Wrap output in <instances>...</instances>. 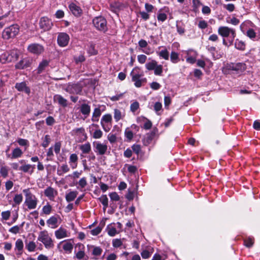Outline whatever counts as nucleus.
I'll list each match as a JSON object with an SVG mask.
<instances>
[{"instance_id": "c756f323", "label": "nucleus", "mask_w": 260, "mask_h": 260, "mask_svg": "<svg viewBox=\"0 0 260 260\" xmlns=\"http://www.w3.org/2000/svg\"><path fill=\"white\" fill-rule=\"evenodd\" d=\"M99 201L103 205V209L105 210L108 206V199L106 195H102L100 198H99Z\"/></svg>"}, {"instance_id": "e433bc0d", "label": "nucleus", "mask_w": 260, "mask_h": 260, "mask_svg": "<svg viewBox=\"0 0 260 260\" xmlns=\"http://www.w3.org/2000/svg\"><path fill=\"white\" fill-rule=\"evenodd\" d=\"M170 59L173 63H177L179 61V55L178 54L175 52H172L171 53Z\"/></svg>"}, {"instance_id": "423d86ee", "label": "nucleus", "mask_w": 260, "mask_h": 260, "mask_svg": "<svg viewBox=\"0 0 260 260\" xmlns=\"http://www.w3.org/2000/svg\"><path fill=\"white\" fill-rule=\"evenodd\" d=\"M18 55L16 51L12 50L10 52H5L0 56V62L2 63L10 62L16 60Z\"/></svg>"}, {"instance_id": "9d476101", "label": "nucleus", "mask_w": 260, "mask_h": 260, "mask_svg": "<svg viewBox=\"0 0 260 260\" xmlns=\"http://www.w3.org/2000/svg\"><path fill=\"white\" fill-rule=\"evenodd\" d=\"M28 51L33 54L39 55L44 51V47L38 43H32L27 47Z\"/></svg>"}, {"instance_id": "58836bf2", "label": "nucleus", "mask_w": 260, "mask_h": 260, "mask_svg": "<svg viewBox=\"0 0 260 260\" xmlns=\"http://www.w3.org/2000/svg\"><path fill=\"white\" fill-rule=\"evenodd\" d=\"M162 66L157 64L156 68L154 69V73L155 75L161 76L162 73Z\"/></svg>"}, {"instance_id": "f8f14e48", "label": "nucleus", "mask_w": 260, "mask_h": 260, "mask_svg": "<svg viewBox=\"0 0 260 260\" xmlns=\"http://www.w3.org/2000/svg\"><path fill=\"white\" fill-rule=\"evenodd\" d=\"M32 62V59L30 58L26 57L22 59L15 67L16 69L23 70L29 67Z\"/></svg>"}, {"instance_id": "aec40b11", "label": "nucleus", "mask_w": 260, "mask_h": 260, "mask_svg": "<svg viewBox=\"0 0 260 260\" xmlns=\"http://www.w3.org/2000/svg\"><path fill=\"white\" fill-rule=\"evenodd\" d=\"M95 147L96 151L100 155L104 154L107 150V146L100 142L96 143Z\"/></svg>"}, {"instance_id": "2eb2a0df", "label": "nucleus", "mask_w": 260, "mask_h": 260, "mask_svg": "<svg viewBox=\"0 0 260 260\" xmlns=\"http://www.w3.org/2000/svg\"><path fill=\"white\" fill-rule=\"evenodd\" d=\"M15 87L19 91H23L27 94H29L30 93V89L27 86L25 82L17 83Z\"/></svg>"}, {"instance_id": "a878e982", "label": "nucleus", "mask_w": 260, "mask_h": 260, "mask_svg": "<svg viewBox=\"0 0 260 260\" xmlns=\"http://www.w3.org/2000/svg\"><path fill=\"white\" fill-rule=\"evenodd\" d=\"M80 112L83 115L88 116L90 112V107L86 104H83L81 106Z\"/></svg>"}, {"instance_id": "2f4dec72", "label": "nucleus", "mask_w": 260, "mask_h": 260, "mask_svg": "<svg viewBox=\"0 0 260 260\" xmlns=\"http://www.w3.org/2000/svg\"><path fill=\"white\" fill-rule=\"evenodd\" d=\"M157 62L155 60H151L145 64V67L148 71L153 70L156 68Z\"/></svg>"}, {"instance_id": "f3484780", "label": "nucleus", "mask_w": 260, "mask_h": 260, "mask_svg": "<svg viewBox=\"0 0 260 260\" xmlns=\"http://www.w3.org/2000/svg\"><path fill=\"white\" fill-rule=\"evenodd\" d=\"M155 136V132L152 131L147 134L143 139V143L145 146L150 144Z\"/></svg>"}, {"instance_id": "a18cd8bd", "label": "nucleus", "mask_w": 260, "mask_h": 260, "mask_svg": "<svg viewBox=\"0 0 260 260\" xmlns=\"http://www.w3.org/2000/svg\"><path fill=\"white\" fill-rule=\"evenodd\" d=\"M0 173L4 178H6L8 175V169L5 166H3L1 168Z\"/></svg>"}, {"instance_id": "37998d69", "label": "nucleus", "mask_w": 260, "mask_h": 260, "mask_svg": "<svg viewBox=\"0 0 260 260\" xmlns=\"http://www.w3.org/2000/svg\"><path fill=\"white\" fill-rule=\"evenodd\" d=\"M23 197L21 194H16L14 198V202L15 204L19 205L22 201Z\"/></svg>"}, {"instance_id": "b1692460", "label": "nucleus", "mask_w": 260, "mask_h": 260, "mask_svg": "<svg viewBox=\"0 0 260 260\" xmlns=\"http://www.w3.org/2000/svg\"><path fill=\"white\" fill-rule=\"evenodd\" d=\"M22 154V151L19 148L17 147L13 150L11 156H10V154H8L7 156L11 157V159H14L21 157Z\"/></svg>"}, {"instance_id": "a19ab883", "label": "nucleus", "mask_w": 260, "mask_h": 260, "mask_svg": "<svg viewBox=\"0 0 260 260\" xmlns=\"http://www.w3.org/2000/svg\"><path fill=\"white\" fill-rule=\"evenodd\" d=\"M26 247L29 251H34L36 247V245L33 241H30L26 245Z\"/></svg>"}, {"instance_id": "f704fd0d", "label": "nucleus", "mask_w": 260, "mask_h": 260, "mask_svg": "<svg viewBox=\"0 0 260 260\" xmlns=\"http://www.w3.org/2000/svg\"><path fill=\"white\" fill-rule=\"evenodd\" d=\"M235 46L239 50H244L245 48V44L242 41L237 39L235 43Z\"/></svg>"}, {"instance_id": "ddd939ff", "label": "nucleus", "mask_w": 260, "mask_h": 260, "mask_svg": "<svg viewBox=\"0 0 260 260\" xmlns=\"http://www.w3.org/2000/svg\"><path fill=\"white\" fill-rule=\"evenodd\" d=\"M70 40L69 36L65 32H60L57 37V43L60 47H63L68 45Z\"/></svg>"}, {"instance_id": "5701e85b", "label": "nucleus", "mask_w": 260, "mask_h": 260, "mask_svg": "<svg viewBox=\"0 0 260 260\" xmlns=\"http://www.w3.org/2000/svg\"><path fill=\"white\" fill-rule=\"evenodd\" d=\"M55 235L57 239H62L67 237V231L66 229L60 228L58 230L55 232Z\"/></svg>"}, {"instance_id": "c9c22d12", "label": "nucleus", "mask_w": 260, "mask_h": 260, "mask_svg": "<svg viewBox=\"0 0 260 260\" xmlns=\"http://www.w3.org/2000/svg\"><path fill=\"white\" fill-rule=\"evenodd\" d=\"M120 6V4L118 3L114 2L111 3L110 5V10L114 13H117L119 10Z\"/></svg>"}, {"instance_id": "f257e3e1", "label": "nucleus", "mask_w": 260, "mask_h": 260, "mask_svg": "<svg viewBox=\"0 0 260 260\" xmlns=\"http://www.w3.org/2000/svg\"><path fill=\"white\" fill-rule=\"evenodd\" d=\"M23 192L25 196L24 204L29 209H35L38 204V200L36 196L31 193L29 188L24 189Z\"/></svg>"}, {"instance_id": "680f3d73", "label": "nucleus", "mask_w": 260, "mask_h": 260, "mask_svg": "<svg viewBox=\"0 0 260 260\" xmlns=\"http://www.w3.org/2000/svg\"><path fill=\"white\" fill-rule=\"evenodd\" d=\"M107 138H108V140L109 141V142L111 144L115 143L116 141V140H117L116 136L115 135L112 134L111 133H110L108 135V137Z\"/></svg>"}, {"instance_id": "39448f33", "label": "nucleus", "mask_w": 260, "mask_h": 260, "mask_svg": "<svg viewBox=\"0 0 260 260\" xmlns=\"http://www.w3.org/2000/svg\"><path fill=\"white\" fill-rule=\"evenodd\" d=\"M92 23L98 30L104 32L107 31V22L104 17L102 16L95 17L92 20Z\"/></svg>"}, {"instance_id": "20e7f679", "label": "nucleus", "mask_w": 260, "mask_h": 260, "mask_svg": "<svg viewBox=\"0 0 260 260\" xmlns=\"http://www.w3.org/2000/svg\"><path fill=\"white\" fill-rule=\"evenodd\" d=\"M38 240L42 242L47 249H50L54 247L53 241L46 231L40 232Z\"/></svg>"}, {"instance_id": "338daca9", "label": "nucleus", "mask_w": 260, "mask_h": 260, "mask_svg": "<svg viewBox=\"0 0 260 260\" xmlns=\"http://www.w3.org/2000/svg\"><path fill=\"white\" fill-rule=\"evenodd\" d=\"M20 227L18 225H15L10 228L9 231L14 234H16L19 232Z\"/></svg>"}, {"instance_id": "a211bd4d", "label": "nucleus", "mask_w": 260, "mask_h": 260, "mask_svg": "<svg viewBox=\"0 0 260 260\" xmlns=\"http://www.w3.org/2000/svg\"><path fill=\"white\" fill-rule=\"evenodd\" d=\"M53 100L63 107H66L68 106V101L61 95L55 94L53 97Z\"/></svg>"}, {"instance_id": "4d7b16f0", "label": "nucleus", "mask_w": 260, "mask_h": 260, "mask_svg": "<svg viewBox=\"0 0 260 260\" xmlns=\"http://www.w3.org/2000/svg\"><path fill=\"white\" fill-rule=\"evenodd\" d=\"M102 228L100 226H98L95 229L91 230L90 233L93 236H96L99 234L102 231Z\"/></svg>"}, {"instance_id": "ea45409f", "label": "nucleus", "mask_w": 260, "mask_h": 260, "mask_svg": "<svg viewBox=\"0 0 260 260\" xmlns=\"http://www.w3.org/2000/svg\"><path fill=\"white\" fill-rule=\"evenodd\" d=\"M159 55L160 57L163 58L165 60H168L169 57V53L167 51V49H165L163 50H161L159 53Z\"/></svg>"}, {"instance_id": "052dcab7", "label": "nucleus", "mask_w": 260, "mask_h": 260, "mask_svg": "<svg viewBox=\"0 0 260 260\" xmlns=\"http://www.w3.org/2000/svg\"><path fill=\"white\" fill-rule=\"evenodd\" d=\"M17 142L20 146H25L28 145V141L26 139L19 138L17 140Z\"/></svg>"}, {"instance_id": "bf43d9fd", "label": "nucleus", "mask_w": 260, "mask_h": 260, "mask_svg": "<svg viewBox=\"0 0 260 260\" xmlns=\"http://www.w3.org/2000/svg\"><path fill=\"white\" fill-rule=\"evenodd\" d=\"M114 117L116 121L119 120L121 117V112L118 109H115Z\"/></svg>"}, {"instance_id": "e2e57ef3", "label": "nucleus", "mask_w": 260, "mask_h": 260, "mask_svg": "<svg viewBox=\"0 0 260 260\" xmlns=\"http://www.w3.org/2000/svg\"><path fill=\"white\" fill-rule=\"evenodd\" d=\"M51 211V207L50 205H45L43 208V212L45 214H49Z\"/></svg>"}, {"instance_id": "f03ea898", "label": "nucleus", "mask_w": 260, "mask_h": 260, "mask_svg": "<svg viewBox=\"0 0 260 260\" xmlns=\"http://www.w3.org/2000/svg\"><path fill=\"white\" fill-rule=\"evenodd\" d=\"M19 31V26L17 24H13L6 28L2 32V37L6 40L15 37Z\"/></svg>"}, {"instance_id": "774afa93", "label": "nucleus", "mask_w": 260, "mask_h": 260, "mask_svg": "<svg viewBox=\"0 0 260 260\" xmlns=\"http://www.w3.org/2000/svg\"><path fill=\"white\" fill-rule=\"evenodd\" d=\"M141 254L143 258L146 259L150 256L151 253L147 250H144L141 252Z\"/></svg>"}, {"instance_id": "0e129e2a", "label": "nucleus", "mask_w": 260, "mask_h": 260, "mask_svg": "<svg viewBox=\"0 0 260 260\" xmlns=\"http://www.w3.org/2000/svg\"><path fill=\"white\" fill-rule=\"evenodd\" d=\"M147 59V56L145 55L141 54L138 56V60L140 63H144Z\"/></svg>"}, {"instance_id": "c85d7f7f", "label": "nucleus", "mask_w": 260, "mask_h": 260, "mask_svg": "<svg viewBox=\"0 0 260 260\" xmlns=\"http://www.w3.org/2000/svg\"><path fill=\"white\" fill-rule=\"evenodd\" d=\"M77 191H72L66 194V199L68 202L73 201L77 197Z\"/></svg>"}, {"instance_id": "4c0bfd02", "label": "nucleus", "mask_w": 260, "mask_h": 260, "mask_svg": "<svg viewBox=\"0 0 260 260\" xmlns=\"http://www.w3.org/2000/svg\"><path fill=\"white\" fill-rule=\"evenodd\" d=\"M23 248V243L22 240L17 239L15 243V249L18 251H22Z\"/></svg>"}, {"instance_id": "1a4fd4ad", "label": "nucleus", "mask_w": 260, "mask_h": 260, "mask_svg": "<svg viewBox=\"0 0 260 260\" xmlns=\"http://www.w3.org/2000/svg\"><path fill=\"white\" fill-rule=\"evenodd\" d=\"M112 120V116L110 114H108L103 116L101 120V124L106 132H108L111 129Z\"/></svg>"}, {"instance_id": "9b49d317", "label": "nucleus", "mask_w": 260, "mask_h": 260, "mask_svg": "<svg viewBox=\"0 0 260 260\" xmlns=\"http://www.w3.org/2000/svg\"><path fill=\"white\" fill-rule=\"evenodd\" d=\"M39 25L40 28L44 31H48L51 28L53 23L48 17H43L40 19Z\"/></svg>"}, {"instance_id": "473e14b6", "label": "nucleus", "mask_w": 260, "mask_h": 260, "mask_svg": "<svg viewBox=\"0 0 260 260\" xmlns=\"http://www.w3.org/2000/svg\"><path fill=\"white\" fill-rule=\"evenodd\" d=\"M80 149L83 153H88L91 151V146L89 143H87L80 146Z\"/></svg>"}, {"instance_id": "bb28decb", "label": "nucleus", "mask_w": 260, "mask_h": 260, "mask_svg": "<svg viewBox=\"0 0 260 260\" xmlns=\"http://www.w3.org/2000/svg\"><path fill=\"white\" fill-rule=\"evenodd\" d=\"M47 224L52 229L57 227V218L55 216L51 217L47 220Z\"/></svg>"}, {"instance_id": "393cba45", "label": "nucleus", "mask_w": 260, "mask_h": 260, "mask_svg": "<svg viewBox=\"0 0 260 260\" xmlns=\"http://www.w3.org/2000/svg\"><path fill=\"white\" fill-rule=\"evenodd\" d=\"M78 158L76 154H72L69 158V163L73 169H75L77 166V161Z\"/></svg>"}, {"instance_id": "72a5a7b5", "label": "nucleus", "mask_w": 260, "mask_h": 260, "mask_svg": "<svg viewBox=\"0 0 260 260\" xmlns=\"http://www.w3.org/2000/svg\"><path fill=\"white\" fill-rule=\"evenodd\" d=\"M87 52L90 55H95L98 54V51L95 49V45L90 43L88 47Z\"/></svg>"}, {"instance_id": "7ed1b4c3", "label": "nucleus", "mask_w": 260, "mask_h": 260, "mask_svg": "<svg viewBox=\"0 0 260 260\" xmlns=\"http://www.w3.org/2000/svg\"><path fill=\"white\" fill-rule=\"evenodd\" d=\"M137 70H140V68L138 67L134 68L131 73V76H132V81L135 82V85L137 87H140L142 86L143 82H146V79L145 78L140 79L143 76V73H136Z\"/></svg>"}, {"instance_id": "79ce46f5", "label": "nucleus", "mask_w": 260, "mask_h": 260, "mask_svg": "<svg viewBox=\"0 0 260 260\" xmlns=\"http://www.w3.org/2000/svg\"><path fill=\"white\" fill-rule=\"evenodd\" d=\"M51 142V139L50 136L47 135L45 136L44 141L42 144V146L44 148H46Z\"/></svg>"}, {"instance_id": "6e6552de", "label": "nucleus", "mask_w": 260, "mask_h": 260, "mask_svg": "<svg viewBox=\"0 0 260 260\" xmlns=\"http://www.w3.org/2000/svg\"><path fill=\"white\" fill-rule=\"evenodd\" d=\"M65 90L70 94H81L82 91V86L80 84L69 83L67 86Z\"/></svg>"}, {"instance_id": "4be33fe9", "label": "nucleus", "mask_w": 260, "mask_h": 260, "mask_svg": "<svg viewBox=\"0 0 260 260\" xmlns=\"http://www.w3.org/2000/svg\"><path fill=\"white\" fill-rule=\"evenodd\" d=\"M56 194L57 191L51 187H48L44 190V194L50 200L53 199Z\"/></svg>"}, {"instance_id": "0eeeda50", "label": "nucleus", "mask_w": 260, "mask_h": 260, "mask_svg": "<svg viewBox=\"0 0 260 260\" xmlns=\"http://www.w3.org/2000/svg\"><path fill=\"white\" fill-rule=\"evenodd\" d=\"M218 33L223 38L228 37L231 34L232 39L230 41L231 44H232L236 35L235 29L227 26H220L218 29Z\"/></svg>"}, {"instance_id": "69168bd1", "label": "nucleus", "mask_w": 260, "mask_h": 260, "mask_svg": "<svg viewBox=\"0 0 260 260\" xmlns=\"http://www.w3.org/2000/svg\"><path fill=\"white\" fill-rule=\"evenodd\" d=\"M167 18V16L165 13H159L157 15V19L161 22L165 21Z\"/></svg>"}, {"instance_id": "cd10ccee", "label": "nucleus", "mask_w": 260, "mask_h": 260, "mask_svg": "<svg viewBox=\"0 0 260 260\" xmlns=\"http://www.w3.org/2000/svg\"><path fill=\"white\" fill-rule=\"evenodd\" d=\"M101 115V111L99 108H96L94 109L93 113L92 114V121H98L99 118Z\"/></svg>"}, {"instance_id": "c03bdc74", "label": "nucleus", "mask_w": 260, "mask_h": 260, "mask_svg": "<svg viewBox=\"0 0 260 260\" xmlns=\"http://www.w3.org/2000/svg\"><path fill=\"white\" fill-rule=\"evenodd\" d=\"M108 234L109 236L113 237L117 233V231L116 229L114 227H109L108 226L107 228Z\"/></svg>"}, {"instance_id": "3c124183", "label": "nucleus", "mask_w": 260, "mask_h": 260, "mask_svg": "<svg viewBox=\"0 0 260 260\" xmlns=\"http://www.w3.org/2000/svg\"><path fill=\"white\" fill-rule=\"evenodd\" d=\"M247 36L250 39H254L256 37V33L253 29L250 28L247 30Z\"/></svg>"}, {"instance_id": "603ef678", "label": "nucleus", "mask_w": 260, "mask_h": 260, "mask_svg": "<svg viewBox=\"0 0 260 260\" xmlns=\"http://www.w3.org/2000/svg\"><path fill=\"white\" fill-rule=\"evenodd\" d=\"M32 166L30 165H25L20 167L19 170L25 172H28L31 168Z\"/></svg>"}, {"instance_id": "49530a36", "label": "nucleus", "mask_w": 260, "mask_h": 260, "mask_svg": "<svg viewBox=\"0 0 260 260\" xmlns=\"http://www.w3.org/2000/svg\"><path fill=\"white\" fill-rule=\"evenodd\" d=\"M46 122L47 125L52 126L55 123V120L52 116H50L46 119Z\"/></svg>"}, {"instance_id": "8fccbe9b", "label": "nucleus", "mask_w": 260, "mask_h": 260, "mask_svg": "<svg viewBox=\"0 0 260 260\" xmlns=\"http://www.w3.org/2000/svg\"><path fill=\"white\" fill-rule=\"evenodd\" d=\"M103 132L100 129L95 130L93 133L92 137L94 139H100L102 137Z\"/></svg>"}, {"instance_id": "6e6d98bb", "label": "nucleus", "mask_w": 260, "mask_h": 260, "mask_svg": "<svg viewBox=\"0 0 260 260\" xmlns=\"http://www.w3.org/2000/svg\"><path fill=\"white\" fill-rule=\"evenodd\" d=\"M78 184L81 188H84L87 184L86 179L85 177L82 178L78 182Z\"/></svg>"}, {"instance_id": "13d9d810", "label": "nucleus", "mask_w": 260, "mask_h": 260, "mask_svg": "<svg viewBox=\"0 0 260 260\" xmlns=\"http://www.w3.org/2000/svg\"><path fill=\"white\" fill-rule=\"evenodd\" d=\"M132 148L133 151L137 154H138L141 150V146L138 144L133 145V146L132 147Z\"/></svg>"}, {"instance_id": "6ab92c4d", "label": "nucleus", "mask_w": 260, "mask_h": 260, "mask_svg": "<svg viewBox=\"0 0 260 260\" xmlns=\"http://www.w3.org/2000/svg\"><path fill=\"white\" fill-rule=\"evenodd\" d=\"M69 7L70 11L76 16H79L82 13V10L81 8L74 3L71 4Z\"/></svg>"}, {"instance_id": "864d4df0", "label": "nucleus", "mask_w": 260, "mask_h": 260, "mask_svg": "<svg viewBox=\"0 0 260 260\" xmlns=\"http://www.w3.org/2000/svg\"><path fill=\"white\" fill-rule=\"evenodd\" d=\"M139 108V104L138 102H135L131 105V110L133 112L136 111Z\"/></svg>"}, {"instance_id": "dca6fc26", "label": "nucleus", "mask_w": 260, "mask_h": 260, "mask_svg": "<svg viewBox=\"0 0 260 260\" xmlns=\"http://www.w3.org/2000/svg\"><path fill=\"white\" fill-rule=\"evenodd\" d=\"M63 243V249L69 253H71L73 248V242L72 240H64L60 242L59 244Z\"/></svg>"}, {"instance_id": "412c9836", "label": "nucleus", "mask_w": 260, "mask_h": 260, "mask_svg": "<svg viewBox=\"0 0 260 260\" xmlns=\"http://www.w3.org/2000/svg\"><path fill=\"white\" fill-rule=\"evenodd\" d=\"M50 61L46 59H43L41 62H40L39 66L37 69V74H40L42 73L49 66Z\"/></svg>"}, {"instance_id": "de8ad7c7", "label": "nucleus", "mask_w": 260, "mask_h": 260, "mask_svg": "<svg viewBox=\"0 0 260 260\" xmlns=\"http://www.w3.org/2000/svg\"><path fill=\"white\" fill-rule=\"evenodd\" d=\"M122 244V242L120 239H115L113 240L112 245L114 247L118 248L121 246Z\"/></svg>"}, {"instance_id": "4468645a", "label": "nucleus", "mask_w": 260, "mask_h": 260, "mask_svg": "<svg viewBox=\"0 0 260 260\" xmlns=\"http://www.w3.org/2000/svg\"><path fill=\"white\" fill-rule=\"evenodd\" d=\"M229 69L231 70L238 72H242L246 70V66L244 63L238 62L236 63H232L230 65Z\"/></svg>"}, {"instance_id": "5fc2aeb1", "label": "nucleus", "mask_w": 260, "mask_h": 260, "mask_svg": "<svg viewBox=\"0 0 260 260\" xmlns=\"http://www.w3.org/2000/svg\"><path fill=\"white\" fill-rule=\"evenodd\" d=\"M125 136L128 140H131L133 138V133L127 128L125 131Z\"/></svg>"}, {"instance_id": "09e8293b", "label": "nucleus", "mask_w": 260, "mask_h": 260, "mask_svg": "<svg viewBox=\"0 0 260 260\" xmlns=\"http://www.w3.org/2000/svg\"><path fill=\"white\" fill-rule=\"evenodd\" d=\"M109 197L112 201H118L120 197L116 192H113L109 194Z\"/></svg>"}, {"instance_id": "7c9ffc66", "label": "nucleus", "mask_w": 260, "mask_h": 260, "mask_svg": "<svg viewBox=\"0 0 260 260\" xmlns=\"http://www.w3.org/2000/svg\"><path fill=\"white\" fill-rule=\"evenodd\" d=\"M88 248L89 249L90 248H93L92 254L95 256H99L101 254L103 250L100 247H95L92 245H88Z\"/></svg>"}]
</instances>
